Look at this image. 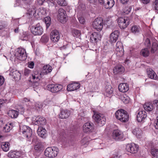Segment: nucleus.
Here are the masks:
<instances>
[{
	"label": "nucleus",
	"instance_id": "nucleus-1",
	"mask_svg": "<svg viewBox=\"0 0 158 158\" xmlns=\"http://www.w3.org/2000/svg\"><path fill=\"white\" fill-rule=\"evenodd\" d=\"M93 112L94 114L92 117L94 122L99 126H103L106 123L105 117L103 114L100 113L99 112L95 110H93Z\"/></svg>",
	"mask_w": 158,
	"mask_h": 158
},
{
	"label": "nucleus",
	"instance_id": "nucleus-2",
	"mask_svg": "<svg viewBox=\"0 0 158 158\" xmlns=\"http://www.w3.org/2000/svg\"><path fill=\"white\" fill-rule=\"evenodd\" d=\"M116 118L122 123H127L129 119V116L127 112L123 109H120L115 113Z\"/></svg>",
	"mask_w": 158,
	"mask_h": 158
},
{
	"label": "nucleus",
	"instance_id": "nucleus-3",
	"mask_svg": "<svg viewBox=\"0 0 158 158\" xmlns=\"http://www.w3.org/2000/svg\"><path fill=\"white\" fill-rule=\"evenodd\" d=\"M19 131L21 132L23 136L26 138L27 140L31 142L32 138L34 136H32V130L29 126L26 125H23L19 127Z\"/></svg>",
	"mask_w": 158,
	"mask_h": 158
},
{
	"label": "nucleus",
	"instance_id": "nucleus-4",
	"mask_svg": "<svg viewBox=\"0 0 158 158\" xmlns=\"http://www.w3.org/2000/svg\"><path fill=\"white\" fill-rule=\"evenodd\" d=\"M32 143H35L34 148L36 152L40 153L44 150V145L42 143L36 136H34L32 139Z\"/></svg>",
	"mask_w": 158,
	"mask_h": 158
},
{
	"label": "nucleus",
	"instance_id": "nucleus-5",
	"mask_svg": "<svg viewBox=\"0 0 158 158\" xmlns=\"http://www.w3.org/2000/svg\"><path fill=\"white\" fill-rule=\"evenodd\" d=\"M58 150V148L56 147H48L45 149L44 154L46 156L48 157H54L57 156Z\"/></svg>",
	"mask_w": 158,
	"mask_h": 158
},
{
	"label": "nucleus",
	"instance_id": "nucleus-6",
	"mask_svg": "<svg viewBox=\"0 0 158 158\" xmlns=\"http://www.w3.org/2000/svg\"><path fill=\"white\" fill-rule=\"evenodd\" d=\"M130 19L128 17H120L118 19V23L120 28L124 29L127 28L130 24Z\"/></svg>",
	"mask_w": 158,
	"mask_h": 158
},
{
	"label": "nucleus",
	"instance_id": "nucleus-7",
	"mask_svg": "<svg viewBox=\"0 0 158 158\" xmlns=\"http://www.w3.org/2000/svg\"><path fill=\"white\" fill-rule=\"evenodd\" d=\"M15 56L18 59L20 60H25L27 58L25 49L21 48H18L15 53Z\"/></svg>",
	"mask_w": 158,
	"mask_h": 158
},
{
	"label": "nucleus",
	"instance_id": "nucleus-8",
	"mask_svg": "<svg viewBox=\"0 0 158 158\" xmlns=\"http://www.w3.org/2000/svg\"><path fill=\"white\" fill-rule=\"evenodd\" d=\"M30 30L33 35H40L43 33V28L39 23L31 26Z\"/></svg>",
	"mask_w": 158,
	"mask_h": 158
},
{
	"label": "nucleus",
	"instance_id": "nucleus-9",
	"mask_svg": "<svg viewBox=\"0 0 158 158\" xmlns=\"http://www.w3.org/2000/svg\"><path fill=\"white\" fill-rule=\"evenodd\" d=\"M103 22L102 18L96 19L92 23L93 27L97 31H101L103 28Z\"/></svg>",
	"mask_w": 158,
	"mask_h": 158
},
{
	"label": "nucleus",
	"instance_id": "nucleus-10",
	"mask_svg": "<svg viewBox=\"0 0 158 158\" xmlns=\"http://www.w3.org/2000/svg\"><path fill=\"white\" fill-rule=\"evenodd\" d=\"M139 146L134 143L127 144L125 148L126 150L128 152L133 154H136L139 150Z\"/></svg>",
	"mask_w": 158,
	"mask_h": 158
},
{
	"label": "nucleus",
	"instance_id": "nucleus-11",
	"mask_svg": "<svg viewBox=\"0 0 158 158\" xmlns=\"http://www.w3.org/2000/svg\"><path fill=\"white\" fill-rule=\"evenodd\" d=\"M63 88V86L61 85L55 84H49L47 86V90L52 93H56L60 91Z\"/></svg>",
	"mask_w": 158,
	"mask_h": 158
},
{
	"label": "nucleus",
	"instance_id": "nucleus-12",
	"mask_svg": "<svg viewBox=\"0 0 158 158\" xmlns=\"http://www.w3.org/2000/svg\"><path fill=\"white\" fill-rule=\"evenodd\" d=\"M94 123L90 121L85 123L83 126V131L85 133H90L94 130Z\"/></svg>",
	"mask_w": 158,
	"mask_h": 158
},
{
	"label": "nucleus",
	"instance_id": "nucleus-13",
	"mask_svg": "<svg viewBox=\"0 0 158 158\" xmlns=\"http://www.w3.org/2000/svg\"><path fill=\"white\" fill-rule=\"evenodd\" d=\"M112 135L113 139L118 141L122 140L124 137L123 132L118 129L113 130Z\"/></svg>",
	"mask_w": 158,
	"mask_h": 158
},
{
	"label": "nucleus",
	"instance_id": "nucleus-14",
	"mask_svg": "<svg viewBox=\"0 0 158 158\" xmlns=\"http://www.w3.org/2000/svg\"><path fill=\"white\" fill-rule=\"evenodd\" d=\"M137 115L136 119L138 122H141L143 121L147 116L146 111L141 109H139Z\"/></svg>",
	"mask_w": 158,
	"mask_h": 158
},
{
	"label": "nucleus",
	"instance_id": "nucleus-15",
	"mask_svg": "<svg viewBox=\"0 0 158 158\" xmlns=\"http://www.w3.org/2000/svg\"><path fill=\"white\" fill-rule=\"evenodd\" d=\"M58 18L60 19V21L61 23L66 22L67 16L65 11L63 9L60 8L58 10Z\"/></svg>",
	"mask_w": 158,
	"mask_h": 158
},
{
	"label": "nucleus",
	"instance_id": "nucleus-16",
	"mask_svg": "<svg viewBox=\"0 0 158 158\" xmlns=\"http://www.w3.org/2000/svg\"><path fill=\"white\" fill-rule=\"evenodd\" d=\"M101 36L99 33L94 32L91 34L90 37V41L93 44H97L101 40Z\"/></svg>",
	"mask_w": 158,
	"mask_h": 158
},
{
	"label": "nucleus",
	"instance_id": "nucleus-17",
	"mask_svg": "<svg viewBox=\"0 0 158 158\" xmlns=\"http://www.w3.org/2000/svg\"><path fill=\"white\" fill-rule=\"evenodd\" d=\"M60 37L59 31L57 30H52L50 33V39L52 41L54 42L58 41L60 39Z\"/></svg>",
	"mask_w": 158,
	"mask_h": 158
},
{
	"label": "nucleus",
	"instance_id": "nucleus-18",
	"mask_svg": "<svg viewBox=\"0 0 158 158\" xmlns=\"http://www.w3.org/2000/svg\"><path fill=\"white\" fill-rule=\"evenodd\" d=\"M119 35V31L118 30H115L111 33L109 37V42L112 44L114 43L118 40Z\"/></svg>",
	"mask_w": 158,
	"mask_h": 158
},
{
	"label": "nucleus",
	"instance_id": "nucleus-19",
	"mask_svg": "<svg viewBox=\"0 0 158 158\" xmlns=\"http://www.w3.org/2000/svg\"><path fill=\"white\" fill-rule=\"evenodd\" d=\"M71 114L70 111L67 109H61L58 114V118H60L64 119L69 118Z\"/></svg>",
	"mask_w": 158,
	"mask_h": 158
},
{
	"label": "nucleus",
	"instance_id": "nucleus-20",
	"mask_svg": "<svg viewBox=\"0 0 158 158\" xmlns=\"http://www.w3.org/2000/svg\"><path fill=\"white\" fill-rule=\"evenodd\" d=\"M9 70L10 72V75H11L15 80H18L20 79L21 75L19 71L11 68H10Z\"/></svg>",
	"mask_w": 158,
	"mask_h": 158
},
{
	"label": "nucleus",
	"instance_id": "nucleus-21",
	"mask_svg": "<svg viewBox=\"0 0 158 158\" xmlns=\"http://www.w3.org/2000/svg\"><path fill=\"white\" fill-rule=\"evenodd\" d=\"M124 68L121 65L115 66L113 69V73L115 75H121L124 73Z\"/></svg>",
	"mask_w": 158,
	"mask_h": 158
},
{
	"label": "nucleus",
	"instance_id": "nucleus-22",
	"mask_svg": "<svg viewBox=\"0 0 158 158\" xmlns=\"http://www.w3.org/2000/svg\"><path fill=\"white\" fill-rule=\"evenodd\" d=\"M34 124L35 125L41 126L45 125L47 123V120L44 117L42 116H38L35 119Z\"/></svg>",
	"mask_w": 158,
	"mask_h": 158
},
{
	"label": "nucleus",
	"instance_id": "nucleus-23",
	"mask_svg": "<svg viewBox=\"0 0 158 158\" xmlns=\"http://www.w3.org/2000/svg\"><path fill=\"white\" fill-rule=\"evenodd\" d=\"M34 36L29 31H23L21 37V40H32Z\"/></svg>",
	"mask_w": 158,
	"mask_h": 158
},
{
	"label": "nucleus",
	"instance_id": "nucleus-24",
	"mask_svg": "<svg viewBox=\"0 0 158 158\" xmlns=\"http://www.w3.org/2000/svg\"><path fill=\"white\" fill-rule=\"evenodd\" d=\"M80 84L79 83L74 82L69 84L67 86V89L69 91H73L79 89Z\"/></svg>",
	"mask_w": 158,
	"mask_h": 158
},
{
	"label": "nucleus",
	"instance_id": "nucleus-25",
	"mask_svg": "<svg viewBox=\"0 0 158 158\" xmlns=\"http://www.w3.org/2000/svg\"><path fill=\"white\" fill-rule=\"evenodd\" d=\"M42 71H39L38 70H35L33 71V73L32 74V79L34 80H37L40 81L42 76L44 75Z\"/></svg>",
	"mask_w": 158,
	"mask_h": 158
},
{
	"label": "nucleus",
	"instance_id": "nucleus-26",
	"mask_svg": "<svg viewBox=\"0 0 158 158\" xmlns=\"http://www.w3.org/2000/svg\"><path fill=\"white\" fill-rule=\"evenodd\" d=\"M47 131L42 126H39L37 131L39 136L43 138H45L47 136Z\"/></svg>",
	"mask_w": 158,
	"mask_h": 158
},
{
	"label": "nucleus",
	"instance_id": "nucleus-27",
	"mask_svg": "<svg viewBox=\"0 0 158 158\" xmlns=\"http://www.w3.org/2000/svg\"><path fill=\"white\" fill-rule=\"evenodd\" d=\"M116 51L117 52V54H118L119 53H120V54H118L119 56H122L123 55V47L122 43L119 41H118L117 42L116 44Z\"/></svg>",
	"mask_w": 158,
	"mask_h": 158
},
{
	"label": "nucleus",
	"instance_id": "nucleus-28",
	"mask_svg": "<svg viewBox=\"0 0 158 158\" xmlns=\"http://www.w3.org/2000/svg\"><path fill=\"white\" fill-rule=\"evenodd\" d=\"M102 4L103 5L106 9H110L114 6V0H103Z\"/></svg>",
	"mask_w": 158,
	"mask_h": 158
},
{
	"label": "nucleus",
	"instance_id": "nucleus-29",
	"mask_svg": "<svg viewBox=\"0 0 158 158\" xmlns=\"http://www.w3.org/2000/svg\"><path fill=\"white\" fill-rule=\"evenodd\" d=\"M8 156L11 158H19L21 155V152L19 151H11L8 153Z\"/></svg>",
	"mask_w": 158,
	"mask_h": 158
},
{
	"label": "nucleus",
	"instance_id": "nucleus-30",
	"mask_svg": "<svg viewBox=\"0 0 158 158\" xmlns=\"http://www.w3.org/2000/svg\"><path fill=\"white\" fill-rule=\"evenodd\" d=\"M147 72L148 76L149 78L154 80L157 79L156 74L152 69H147Z\"/></svg>",
	"mask_w": 158,
	"mask_h": 158
},
{
	"label": "nucleus",
	"instance_id": "nucleus-31",
	"mask_svg": "<svg viewBox=\"0 0 158 158\" xmlns=\"http://www.w3.org/2000/svg\"><path fill=\"white\" fill-rule=\"evenodd\" d=\"M118 89L121 92L123 93L126 92L129 89L128 85L126 83H121L118 85Z\"/></svg>",
	"mask_w": 158,
	"mask_h": 158
},
{
	"label": "nucleus",
	"instance_id": "nucleus-32",
	"mask_svg": "<svg viewBox=\"0 0 158 158\" xmlns=\"http://www.w3.org/2000/svg\"><path fill=\"white\" fill-rule=\"evenodd\" d=\"M52 67L49 64L44 65L43 67V69L42 70L44 75L50 73L52 70Z\"/></svg>",
	"mask_w": 158,
	"mask_h": 158
},
{
	"label": "nucleus",
	"instance_id": "nucleus-33",
	"mask_svg": "<svg viewBox=\"0 0 158 158\" xmlns=\"http://www.w3.org/2000/svg\"><path fill=\"white\" fill-rule=\"evenodd\" d=\"M153 103L151 102L145 103L143 106L144 109L148 111H152L153 109Z\"/></svg>",
	"mask_w": 158,
	"mask_h": 158
},
{
	"label": "nucleus",
	"instance_id": "nucleus-34",
	"mask_svg": "<svg viewBox=\"0 0 158 158\" xmlns=\"http://www.w3.org/2000/svg\"><path fill=\"white\" fill-rule=\"evenodd\" d=\"M150 153L152 155V158H158V149L152 147L150 150Z\"/></svg>",
	"mask_w": 158,
	"mask_h": 158
},
{
	"label": "nucleus",
	"instance_id": "nucleus-35",
	"mask_svg": "<svg viewBox=\"0 0 158 158\" xmlns=\"http://www.w3.org/2000/svg\"><path fill=\"white\" fill-rule=\"evenodd\" d=\"M8 115L12 118H16L19 115V112L15 110H10L8 112Z\"/></svg>",
	"mask_w": 158,
	"mask_h": 158
},
{
	"label": "nucleus",
	"instance_id": "nucleus-36",
	"mask_svg": "<svg viewBox=\"0 0 158 158\" xmlns=\"http://www.w3.org/2000/svg\"><path fill=\"white\" fill-rule=\"evenodd\" d=\"M132 133L133 134L138 137H140L141 136L142 131L138 127H135L133 129Z\"/></svg>",
	"mask_w": 158,
	"mask_h": 158
},
{
	"label": "nucleus",
	"instance_id": "nucleus-37",
	"mask_svg": "<svg viewBox=\"0 0 158 158\" xmlns=\"http://www.w3.org/2000/svg\"><path fill=\"white\" fill-rule=\"evenodd\" d=\"M36 8L34 6H29V8L27 9V14L30 16L34 15L36 13Z\"/></svg>",
	"mask_w": 158,
	"mask_h": 158
},
{
	"label": "nucleus",
	"instance_id": "nucleus-38",
	"mask_svg": "<svg viewBox=\"0 0 158 158\" xmlns=\"http://www.w3.org/2000/svg\"><path fill=\"white\" fill-rule=\"evenodd\" d=\"M10 146V143L7 142H3L1 143V147L2 150L5 152H7L9 150Z\"/></svg>",
	"mask_w": 158,
	"mask_h": 158
},
{
	"label": "nucleus",
	"instance_id": "nucleus-39",
	"mask_svg": "<svg viewBox=\"0 0 158 158\" xmlns=\"http://www.w3.org/2000/svg\"><path fill=\"white\" fill-rule=\"evenodd\" d=\"M150 54V52L149 49L147 48L142 49L140 52V54L144 57H148Z\"/></svg>",
	"mask_w": 158,
	"mask_h": 158
},
{
	"label": "nucleus",
	"instance_id": "nucleus-40",
	"mask_svg": "<svg viewBox=\"0 0 158 158\" xmlns=\"http://www.w3.org/2000/svg\"><path fill=\"white\" fill-rule=\"evenodd\" d=\"M105 91L107 96H109L113 92V89L110 85H106L105 88Z\"/></svg>",
	"mask_w": 158,
	"mask_h": 158
},
{
	"label": "nucleus",
	"instance_id": "nucleus-41",
	"mask_svg": "<svg viewBox=\"0 0 158 158\" xmlns=\"http://www.w3.org/2000/svg\"><path fill=\"white\" fill-rule=\"evenodd\" d=\"M140 29V27L134 25L131 27V31L133 33L136 34L139 33Z\"/></svg>",
	"mask_w": 158,
	"mask_h": 158
},
{
	"label": "nucleus",
	"instance_id": "nucleus-42",
	"mask_svg": "<svg viewBox=\"0 0 158 158\" xmlns=\"http://www.w3.org/2000/svg\"><path fill=\"white\" fill-rule=\"evenodd\" d=\"M44 22L46 25V28L48 29L51 23V19L49 16H47L44 18Z\"/></svg>",
	"mask_w": 158,
	"mask_h": 158
},
{
	"label": "nucleus",
	"instance_id": "nucleus-43",
	"mask_svg": "<svg viewBox=\"0 0 158 158\" xmlns=\"http://www.w3.org/2000/svg\"><path fill=\"white\" fill-rule=\"evenodd\" d=\"M12 128V123H9L6 124L3 128V131L6 132H8L10 131Z\"/></svg>",
	"mask_w": 158,
	"mask_h": 158
},
{
	"label": "nucleus",
	"instance_id": "nucleus-44",
	"mask_svg": "<svg viewBox=\"0 0 158 158\" xmlns=\"http://www.w3.org/2000/svg\"><path fill=\"white\" fill-rule=\"evenodd\" d=\"M72 32L73 36L77 37H79L81 34V31L78 29H73Z\"/></svg>",
	"mask_w": 158,
	"mask_h": 158
},
{
	"label": "nucleus",
	"instance_id": "nucleus-45",
	"mask_svg": "<svg viewBox=\"0 0 158 158\" xmlns=\"http://www.w3.org/2000/svg\"><path fill=\"white\" fill-rule=\"evenodd\" d=\"M49 37L48 35L44 34L41 37L40 41L43 43H46L49 40Z\"/></svg>",
	"mask_w": 158,
	"mask_h": 158
},
{
	"label": "nucleus",
	"instance_id": "nucleus-46",
	"mask_svg": "<svg viewBox=\"0 0 158 158\" xmlns=\"http://www.w3.org/2000/svg\"><path fill=\"white\" fill-rule=\"evenodd\" d=\"M158 45L156 42H153L151 50V52L153 54L158 49Z\"/></svg>",
	"mask_w": 158,
	"mask_h": 158
},
{
	"label": "nucleus",
	"instance_id": "nucleus-47",
	"mask_svg": "<svg viewBox=\"0 0 158 158\" xmlns=\"http://www.w3.org/2000/svg\"><path fill=\"white\" fill-rule=\"evenodd\" d=\"M58 4L62 6H67L68 3L66 0H56Z\"/></svg>",
	"mask_w": 158,
	"mask_h": 158
},
{
	"label": "nucleus",
	"instance_id": "nucleus-48",
	"mask_svg": "<svg viewBox=\"0 0 158 158\" xmlns=\"http://www.w3.org/2000/svg\"><path fill=\"white\" fill-rule=\"evenodd\" d=\"M152 6L153 10H158V0H154L152 2Z\"/></svg>",
	"mask_w": 158,
	"mask_h": 158
},
{
	"label": "nucleus",
	"instance_id": "nucleus-49",
	"mask_svg": "<svg viewBox=\"0 0 158 158\" xmlns=\"http://www.w3.org/2000/svg\"><path fill=\"white\" fill-rule=\"evenodd\" d=\"M120 99L125 104H127L129 103L130 99L129 97H127L126 96H121L120 97Z\"/></svg>",
	"mask_w": 158,
	"mask_h": 158
},
{
	"label": "nucleus",
	"instance_id": "nucleus-50",
	"mask_svg": "<svg viewBox=\"0 0 158 158\" xmlns=\"http://www.w3.org/2000/svg\"><path fill=\"white\" fill-rule=\"evenodd\" d=\"M132 9V7L131 6H127L125 7L123 9V12L124 14L127 15L131 12Z\"/></svg>",
	"mask_w": 158,
	"mask_h": 158
},
{
	"label": "nucleus",
	"instance_id": "nucleus-51",
	"mask_svg": "<svg viewBox=\"0 0 158 158\" xmlns=\"http://www.w3.org/2000/svg\"><path fill=\"white\" fill-rule=\"evenodd\" d=\"M89 137L87 136L83 138L80 141L81 145H84L88 143L89 141Z\"/></svg>",
	"mask_w": 158,
	"mask_h": 158
},
{
	"label": "nucleus",
	"instance_id": "nucleus-52",
	"mask_svg": "<svg viewBox=\"0 0 158 158\" xmlns=\"http://www.w3.org/2000/svg\"><path fill=\"white\" fill-rule=\"evenodd\" d=\"M39 81L36 79L33 80V82L32 83V85L34 89H37L39 86V83L38 82Z\"/></svg>",
	"mask_w": 158,
	"mask_h": 158
},
{
	"label": "nucleus",
	"instance_id": "nucleus-53",
	"mask_svg": "<svg viewBox=\"0 0 158 158\" xmlns=\"http://www.w3.org/2000/svg\"><path fill=\"white\" fill-rule=\"evenodd\" d=\"M78 20L80 23L82 24H84L85 23V20L84 18L82 16H81L78 18Z\"/></svg>",
	"mask_w": 158,
	"mask_h": 158
},
{
	"label": "nucleus",
	"instance_id": "nucleus-54",
	"mask_svg": "<svg viewBox=\"0 0 158 158\" xmlns=\"http://www.w3.org/2000/svg\"><path fill=\"white\" fill-rule=\"evenodd\" d=\"M31 73V71L27 68H25L24 70V75L26 76H28Z\"/></svg>",
	"mask_w": 158,
	"mask_h": 158
},
{
	"label": "nucleus",
	"instance_id": "nucleus-55",
	"mask_svg": "<svg viewBox=\"0 0 158 158\" xmlns=\"http://www.w3.org/2000/svg\"><path fill=\"white\" fill-rule=\"evenodd\" d=\"M154 125L156 129H158V116H157L154 121Z\"/></svg>",
	"mask_w": 158,
	"mask_h": 158
},
{
	"label": "nucleus",
	"instance_id": "nucleus-56",
	"mask_svg": "<svg viewBox=\"0 0 158 158\" xmlns=\"http://www.w3.org/2000/svg\"><path fill=\"white\" fill-rule=\"evenodd\" d=\"M34 63L33 61H30L28 63V67L30 68L33 69L34 67Z\"/></svg>",
	"mask_w": 158,
	"mask_h": 158
},
{
	"label": "nucleus",
	"instance_id": "nucleus-57",
	"mask_svg": "<svg viewBox=\"0 0 158 158\" xmlns=\"http://www.w3.org/2000/svg\"><path fill=\"white\" fill-rule=\"evenodd\" d=\"M90 4H92L95 5H96L98 2V0H88Z\"/></svg>",
	"mask_w": 158,
	"mask_h": 158
},
{
	"label": "nucleus",
	"instance_id": "nucleus-58",
	"mask_svg": "<svg viewBox=\"0 0 158 158\" xmlns=\"http://www.w3.org/2000/svg\"><path fill=\"white\" fill-rule=\"evenodd\" d=\"M140 2L144 4H147L149 3L150 0H139Z\"/></svg>",
	"mask_w": 158,
	"mask_h": 158
},
{
	"label": "nucleus",
	"instance_id": "nucleus-59",
	"mask_svg": "<svg viewBox=\"0 0 158 158\" xmlns=\"http://www.w3.org/2000/svg\"><path fill=\"white\" fill-rule=\"evenodd\" d=\"M22 0H16V3L15 4V6H20Z\"/></svg>",
	"mask_w": 158,
	"mask_h": 158
},
{
	"label": "nucleus",
	"instance_id": "nucleus-60",
	"mask_svg": "<svg viewBox=\"0 0 158 158\" xmlns=\"http://www.w3.org/2000/svg\"><path fill=\"white\" fill-rule=\"evenodd\" d=\"M4 81V77L0 75V86L3 84Z\"/></svg>",
	"mask_w": 158,
	"mask_h": 158
},
{
	"label": "nucleus",
	"instance_id": "nucleus-61",
	"mask_svg": "<svg viewBox=\"0 0 158 158\" xmlns=\"http://www.w3.org/2000/svg\"><path fill=\"white\" fill-rule=\"evenodd\" d=\"M23 2L27 5H30L31 3V0H22Z\"/></svg>",
	"mask_w": 158,
	"mask_h": 158
},
{
	"label": "nucleus",
	"instance_id": "nucleus-62",
	"mask_svg": "<svg viewBox=\"0 0 158 158\" xmlns=\"http://www.w3.org/2000/svg\"><path fill=\"white\" fill-rule=\"evenodd\" d=\"M25 112V113H27V114H25V115L26 116H29L31 114V111L29 109H27Z\"/></svg>",
	"mask_w": 158,
	"mask_h": 158
},
{
	"label": "nucleus",
	"instance_id": "nucleus-63",
	"mask_svg": "<svg viewBox=\"0 0 158 158\" xmlns=\"http://www.w3.org/2000/svg\"><path fill=\"white\" fill-rule=\"evenodd\" d=\"M120 2L123 4H127L129 0H119Z\"/></svg>",
	"mask_w": 158,
	"mask_h": 158
},
{
	"label": "nucleus",
	"instance_id": "nucleus-64",
	"mask_svg": "<svg viewBox=\"0 0 158 158\" xmlns=\"http://www.w3.org/2000/svg\"><path fill=\"white\" fill-rule=\"evenodd\" d=\"M153 103L155 106L158 107V99L153 100Z\"/></svg>",
	"mask_w": 158,
	"mask_h": 158
}]
</instances>
